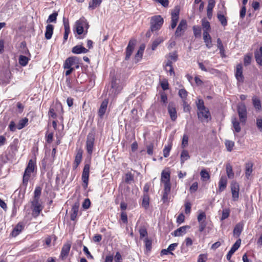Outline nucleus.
<instances>
[{"instance_id":"f257e3e1","label":"nucleus","mask_w":262,"mask_h":262,"mask_svg":"<svg viewBox=\"0 0 262 262\" xmlns=\"http://www.w3.org/2000/svg\"><path fill=\"white\" fill-rule=\"evenodd\" d=\"M35 167V162L32 159L30 160L23 176V185L25 187H27L31 174L33 172Z\"/></svg>"},{"instance_id":"f03ea898","label":"nucleus","mask_w":262,"mask_h":262,"mask_svg":"<svg viewBox=\"0 0 262 262\" xmlns=\"http://www.w3.org/2000/svg\"><path fill=\"white\" fill-rule=\"evenodd\" d=\"M89 27V25L87 20L82 17L75 22L73 30L74 32L76 31V33L87 32Z\"/></svg>"},{"instance_id":"7ed1b4c3","label":"nucleus","mask_w":262,"mask_h":262,"mask_svg":"<svg viewBox=\"0 0 262 262\" xmlns=\"http://www.w3.org/2000/svg\"><path fill=\"white\" fill-rule=\"evenodd\" d=\"M164 23L163 18L160 15H155L151 18L150 30L152 32L159 31Z\"/></svg>"},{"instance_id":"20e7f679","label":"nucleus","mask_w":262,"mask_h":262,"mask_svg":"<svg viewBox=\"0 0 262 262\" xmlns=\"http://www.w3.org/2000/svg\"><path fill=\"white\" fill-rule=\"evenodd\" d=\"M122 89V85L120 83V80L116 78L113 79L111 83V88L110 89V93L113 96L117 95L119 93Z\"/></svg>"},{"instance_id":"39448f33","label":"nucleus","mask_w":262,"mask_h":262,"mask_svg":"<svg viewBox=\"0 0 262 262\" xmlns=\"http://www.w3.org/2000/svg\"><path fill=\"white\" fill-rule=\"evenodd\" d=\"M90 164L86 163L84 165L81 179L83 182V187L86 189L88 186L89 180V173H90Z\"/></svg>"},{"instance_id":"423d86ee","label":"nucleus","mask_w":262,"mask_h":262,"mask_svg":"<svg viewBox=\"0 0 262 262\" xmlns=\"http://www.w3.org/2000/svg\"><path fill=\"white\" fill-rule=\"evenodd\" d=\"M197 115L199 119L201 121L208 122L211 119L210 113L207 107L198 110Z\"/></svg>"},{"instance_id":"0eeeda50","label":"nucleus","mask_w":262,"mask_h":262,"mask_svg":"<svg viewBox=\"0 0 262 262\" xmlns=\"http://www.w3.org/2000/svg\"><path fill=\"white\" fill-rule=\"evenodd\" d=\"M32 215L34 217L39 215L43 209L40 200H33L31 202Z\"/></svg>"},{"instance_id":"6e6552de","label":"nucleus","mask_w":262,"mask_h":262,"mask_svg":"<svg viewBox=\"0 0 262 262\" xmlns=\"http://www.w3.org/2000/svg\"><path fill=\"white\" fill-rule=\"evenodd\" d=\"M95 137L93 134H88L86 141V149L89 155L92 154L94 146Z\"/></svg>"},{"instance_id":"1a4fd4ad","label":"nucleus","mask_w":262,"mask_h":262,"mask_svg":"<svg viewBox=\"0 0 262 262\" xmlns=\"http://www.w3.org/2000/svg\"><path fill=\"white\" fill-rule=\"evenodd\" d=\"M230 187L232 200L234 202H236L238 200L239 198V185L237 182L233 181L231 183Z\"/></svg>"},{"instance_id":"9d476101","label":"nucleus","mask_w":262,"mask_h":262,"mask_svg":"<svg viewBox=\"0 0 262 262\" xmlns=\"http://www.w3.org/2000/svg\"><path fill=\"white\" fill-rule=\"evenodd\" d=\"M180 9L178 8H175L172 11L171 15V23L170 28L173 29L177 26L179 18Z\"/></svg>"},{"instance_id":"9b49d317","label":"nucleus","mask_w":262,"mask_h":262,"mask_svg":"<svg viewBox=\"0 0 262 262\" xmlns=\"http://www.w3.org/2000/svg\"><path fill=\"white\" fill-rule=\"evenodd\" d=\"M237 112L239 117L240 121L245 123L247 120V110L244 104L239 105L237 107Z\"/></svg>"},{"instance_id":"f8f14e48","label":"nucleus","mask_w":262,"mask_h":262,"mask_svg":"<svg viewBox=\"0 0 262 262\" xmlns=\"http://www.w3.org/2000/svg\"><path fill=\"white\" fill-rule=\"evenodd\" d=\"M136 40L134 39H132L129 41L128 46L126 49V55L125 58L126 60H128L129 59L136 45Z\"/></svg>"},{"instance_id":"ddd939ff","label":"nucleus","mask_w":262,"mask_h":262,"mask_svg":"<svg viewBox=\"0 0 262 262\" xmlns=\"http://www.w3.org/2000/svg\"><path fill=\"white\" fill-rule=\"evenodd\" d=\"M235 76L238 83H242L244 82V77L243 74V66L241 63L236 66Z\"/></svg>"},{"instance_id":"4468645a","label":"nucleus","mask_w":262,"mask_h":262,"mask_svg":"<svg viewBox=\"0 0 262 262\" xmlns=\"http://www.w3.org/2000/svg\"><path fill=\"white\" fill-rule=\"evenodd\" d=\"M78 59L77 57L75 56L70 57L66 60L63 64V67L64 69L72 68V67L73 66L78 63Z\"/></svg>"},{"instance_id":"2eb2a0df","label":"nucleus","mask_w":262,"mask_h":262,"mask_svg":"<svg viewBox=\"0 0 262 262\" xmlns=\"http://www.w3.org/2000/svg\"><path fill=\"white\" fill-rule=\"evenodd\" d=\"M25 224L24 222H19L13 229L11 235L13 237L17 236L24 229Z\"/></svg>"},{"instance_id":"dca6fc26","label":"nucleus","mask_w":262,"mask_h":262,"mask_svg":"<svg viewBox=\"0 0 262 262\" xmlns=\"http://www.w3.org/2000/svg\"><path fill=\"white\" fill-rule=\"evenodd\" d=\"M108 103V100L107 99H105L101 104L100 108L98 111V115L100 118H102L105 114Z\"/></svg>"},{"instance_id":"f3484780","label":"nucleus","mask_w":262,"mask_h":262,"mask_svg":"<svg viewBox=\"0 0 262 262\" xmlns=\"http://www.w3.org/2000/svg\"><path fill=\"white\" fill-rule=\"evenodd\" d=\"M70 249V244L67 243L63 246L60 255V257L62 259H65V258L68 256L69 253Z\"/></svg>"},{"instance_id":"a211bd4d","label":"nucleus","mask_w":262,"mask_h":262,"mask_svg":"<svg viewBox=\"0 0 262 262\" xmlns=\"http://www.w3.org/2000/svg\"><path fill=\"white\" fill-rule=\"evenodd\" d=\"M227 184V180L225 176H222L220 179L219 182V192H221L224 191L226 187Z\"/></svg>"},{"instance_id":"6ab92c4d","label":"nucleus","mask_w":262,"mask_h":262,"mask_svg":"<svg viewBox=\"0 0 262 262\" xmlns=\"http://www.w3.org/2000/svg\"><path fill=\"white\" fill-rule=\"evenodd\" d=\"M168 112L172 121H175L177 118V114L175 107L172 104H169L168 106Z\"/></svg>"},{"instance_id":"aec40b11","label":"nucleus","mask_w":262,"mask_h":262,"mask_svg":"<svg viewBox=\"0 0 262 262\" xmlns=\"http://www.w3.org/2000/svg\"><path fill=\"white\" fill-rule=\"evenodd\" d=\"M82 158V151L81 150H79L75 156V160L74 162V166L73 168L74 169H76L80 163Z\"/></svg>"},{"instance_id":"412c9836","label":"nucleus","mask_w":262,"mask_h":262,"mask_svg":"<svg viewBox=\"0 0 262 262\" xmlns=\"http://www.w3.org/2000/svg\"><path fill=\"white\" fill-rule=\"evenodd\" d=\"M187 27V21L185 19H182L180 21L175 33L184 32Z\"/></svg>"},{"instance_id":"4be33fe9","label":"nucleus","mask_w":262,"mask_h":262,"mask_svg":"<svg viewBox=\"0 0 262 262\" xmlns=\"http://www.w3.org/2000/svg\"><path fill=\"white\" fill-rule=\"evenodd\" d=\"M72 51L74 54H81L87 53L88 50L82 46L77 45L72 48Z\"/></svg>"},{"instance_id":"5701e85b","label":"nucleus","mask_w":262,"mask_h":262,"mask_svg":"<svg viewBox=\"0 0 262 262\" xmlns=\"http://www.w3.org/2000/svg\"><path fill=\"white\" fill-rule=\"evenodd\" d=\"M170 171L168 170H163L161 173V182H170Z\"/></svg>"},{"instance_id":"b1692460","label":"nucleus","mask_w":262,"mask_h":262,"mask_svg":"<svg viewBox=\"0 0 262 262\" xmlns=\"http://www.w3.org/2000/svg\"><path fill=\"white\" fill-rule=\"evenodd\" d=\"M79 205L75 204L72 208L70 219L72 221H75L78 212Z\"/></svg>"},{"instance_id":"393cba45","label":"nucleus","mask_w":262,"mask_h":262,"mask_svg":"<svg viewBox=\"0 0 262 262\" xmlns=\"http://www.w3.org/2000/svg\"><path fill=\"white\" fill-rule=\"evenodd\" d=\"M254 54L256 62L262 66V47H260L258 50H256Z\"/></svg>"},{"instance_id":"a878e982","label":"nucleus","mask_w":262,"mask_h":262,"mask_svg":"<svg viewBox=\"0 0 262 262\" xmlns=\"http://www.w3.org/2000/svg\"><path fill=\"white\" fill-rule=\"evenodd\" d=\"M244 224L243 223H239L236 225L233 230V234L235 236L238 237L243 230Z\"/></svg>"},{"instance_id":"bb28decb","label":"nucleus","mask_w":262,"mask_h":262,"mask_svg":"<svg viewBox=\"0 0 262 262\" xmlns=\"http://www.w3.org/2000/svg\"><path fill=\"white\" fill-rule=\"evenodd\" d=\"M188 226H182L178 228L174 231L173 235L175 236H180L185 234L186 232V229L188 228Z\"/></svg>"},{"instance_id":"cd10ccee","label":"nucleus","mask_w":262,"mask_h":262,"mask_svg":"<svg viewBox=\"0 0 262 262\" xmlns=\"http://www.w3.org/2000/svg\"><path fill=\"white\" fill-rule=\"evenodd\" d=\"M203 39L208 48H210L212 47L211 37L209 34H204Z\"/></svg>"},{"instance_id":"c85d7f7f","label":"nucleus","mask_w":262,"mask_h":262,"mask_svg":"<svg viewBox=\"0 0 262 262\" xmlns=\"http://www.w3.org/2000/svg\"><path fill=\"white\" fill-rule=\"evenodd\" d=\"M201 21L202 26L203 29V33H208L210 29V23L205 18L202 19Z\"/></svg>"},{"instance_id":"c756f323","label":"nucleus","mask_w":262,"mask_h":262,"mask_svg":"<svg viewBox=\"0 0 262 262\" xmlns=\"http://www.w3.org/2000/svg\"><path fill=\"white\" fill-rule=\"evenodd\" d=\"M232 123L235 132L239 133L241 131L239 123L236 117L232 118Z\"/></svg>"},{"instance_id":"7c9ffc66","label":"nucleus","mask_w":262,"mask_h":262,"mask_svg":"<svg viewBox=\"0 0 262 262\" xmlns=\"http://www.w3.org/2000/svg\"><path fill=\"white\" fill-rule=\"evenodd\" d=\"M102 1V0H92V2L89 3V8L91 10L95 9L101 4Z\"/></svg>"},{"instance_id":"2f4dec72","label":"nucleus","mask_w":262,"mask_h":262,"mask_svg":"<svg viewBox=\"0 0 262 262\" xmlns=\"http://www.w3.org/2000/svg\"><path fill=\"white\" fill-rule=\"evenodd\" d=\"M28 119L27 118H24L19 121L17 125V128L18 129H21L25 127L28 124Z\"/></svg>"},{"instance_id":"473e14b6","label":"nucleus","mask_w":262,"mask_h":262,"mask_svg":"<svg viewBox=\"0 0 262 262\" xmlns=\"http://www.w3.org/2000/svg\"><path fill=\"white\" fill-rule=\"evenodd\" d=\"M190 158L189 153L187 150H182L181 154V164H183L184 162Z\"/></svg>"},{"instance_id":"72a5a7b5","label":"nucleus","mask_w":262,"mask_h":262,"mask_svg":"<svg viewBox=\"0 0 262 262\" xmlns=\"http://www.w3.org/2000/svg\"><path fill=\"white\" fill-rule=\"evenodd\" d=\"M226 173L229 179H232L234 177V174L232 170V167L230 164L228 163L226 164Z\"/></svg>"},{"instance_id":"f704fd0d","label":"nucleus","mask_w":262,"mask_h":262,"mask_svg":"<svg viewBox=\"0 0 262 262\" xmlns=\"http://www.w3.org/2000/svg\"><path fill=\"white\" fill-rule=\"evenodd\" d=\"M149 198L148 194H144L142 199V205L145 209H147L149 206Z\"/></svg>"},{"instance_id":"c9c22d12","label":"nucleus","mask_w":262,"mask_h":262,"mask_svg":"<svg viewBox=\"0 0 262 262\" xmlns=\"http://www.w3.org/2000/svg\"><path fill=\"white\" fill-rule=\"evenodd\" d=\"M200 175L201 180L203 181H206L210 179V175L205 169H203L201 171Z\"/></svg>"},{"instance_id":"e433bc0d","label":"nucleus","mask_w":262,"mask_h":262,"mask_svg":"<svg viewBox=\"0 0 262 262\" xmlns=\"http://www.w3.org/2000/svg\"><path fill=\"white\" fill-rule=\"evenodd\" d=\"M253 105L255 109L260 110L261 109V102L260 100L256 97L252 98Z\"/></svg>"},{"instance_id":"4c0bfd02","label":"nucleus","mask_w":262,"mask_h":262,"mask_svg":"<svg viewBox=\"0 0 262 262\" xmlns=\"http://www.w3.org/2000/svg\"><path fill=\"white\" fill-rule=\"evenodd\" d=\"M253 165L251 163H248L246 164L245 174L247 178H249L252 171Z\"/></svg>"},{"instance_id":"58836bf2","label":"nucleus","mask_w":262,"mask_h":262,"mask_svg":"<svg viewBox=\"0 0 262 262\" xmlns=\"http://www.w3.org/2000/svg\"><path fill=\"white\" fill-rule=\"evenodd\" d=\"M18 60L19 64L21 66L25 67L28 64L29 58L24 55H20Z\"/></svg>"},{"instance_id":"ea45409f","label":"nucleus","mask_w":262,"mask_h":262,"mask_svg":"<svg viewBox=\"0 0 262 262\" xmlns=\"http://www.w3.org/2000/svg\"><path fill=\"white\" fill-rule=\"evenodd\" d=\"M41 192V188L40 187H36L34 192L33 200H40V196Z\"/></svg>"},{"instance_id":"a19ab883","label":"nucleus","mask_w":262,"mask_h":262,"mask_svg":"<svg viewBox=\"0 0 262 262\" xmlns=\"http://www.w3.org/2000/svg\"><path fill=\"white\" fill-rule=\"evenodd\" d=\"M217 18L223 26H225L227 24V21L226 17L222 14L218 13Z\"/></svg>"},{"instance_id":"79ce46f5","label":"nucleus","mask_w":262,"mask_h":262,"mask_svg":"<svg viewBox=\"0 0 262 262\" xmlns=\"http://www.w3.org/2000/svg\"><path fill=\"white\" fill-rule=\"evenodd\" d=\"M58 13L57 12H54L50 14L47 19L48 23H53L55 22L57 19Z\"/></svg>"},{"instance_id":"37998d69","label":"nucleus","mask_w":262,"mask_h":262,"mask_svg":"<svg viewBox=\"0 0 262 262\" xmlns=\"http://www.w3.org/2000/svg\"><path fill=\"white\" fill-rule=\"evenodd\" d=\"M189 137L187 135L184 134L183 136L181 147L183 148H185L188 146V144Z\"/></svg>"},{"instance_id":"c03bdc74","label":"nucleus","mask_w":262,"mask_h":262,"mask_svg":"<svg viewBox=\"0 0 262 262\" xmlns=\"http://www.w3.org/2000/svg\"><path fill=\"white\" fill-rule=\"evenodd\" d=\"M241 243V239H237L230 249V251L234 253L240 247Z\"/></svg>"},{"instance_id":"a18cd8bd","label":"nucleus","mask_w":262,"mask_h":262,"mask_svg":"<svg viewBox=\"0 0 262 262\" xmlns=\"http://www.w3.org/2000/svg\"><path fill=\"white\" fill-rule=\"evenodd\" d=\"M187 92L184 89H181L179 91V95L182 100H186L187 96Z\"/></svg>"},{"instance_id":"49530a36","label":"nucleus","mask_w":262,"mask_h":262,"mask_svg":"<svg viewBox=\"0 0 262 262\" xmlns=\"http://www.w3.org/2000/svg\"><path fill=\"white\" fill-rule=\"evenodd\" d=\"M252 59V55L247 54L245 56L244 58V64L245 66H248L251 63Z\"/></svg>"},{"instance_id":"de8ad7c7","label":"nucleus","mask_w":262,"mask_h":262,"mask_svg":"<svg viewBox=\"0 0 262 262\" xmlns=\"http://www.w3.org/2000/svg\"><path fill=\"white\" fill-rule=\"evenodd\" d=\"M163 41V39L161 38H157L156 39H155L152 44V47H151L152 50H155L156 49V48L157 47V46L160 43H161Z\"/></svg>"},{"instance_id":"09e8293b","label":"nucleus","mask_w":262,"mask_h":262,"mask_svg":"<svg viewBox=\"0 0 262 262\" xmlns=\"http://www.w3.org/2000/svg\"><path fill=\"white\" fill-rule=\"evenodd\" d=\"M171 145L165 146L163 149V156L165 158L167 157L169 155L170 151L171 150Z\"/></svg>"},{"instance_id":"8fccbe9b","label":"nucleus","mask_w":262,"mask_h":262,"mask_svg":"<svg viewBox=\"0 0 262 262\" xmlns=\"http://www.w3.org/2000/svg\"><path fill=\"white\" fill-rule=\"evenodd\" d=\"M225 145L228 151H231L234 147V143L231 141H226Z\"/></svg>"},{"instance_id":"3c124183","label":"nucleus","mask_w":262,"mask_h":262,"mask_svg":"<svg viewBox=\"0 0 262 262\" xmlns=\"http://www.w3.org/2000/svg\"><path fill=\"white\" fill-rule=\"evenodd\" d=\"M196 107L198 110H202V108H206L204 105V103L203 100L198 99V100L196 102Z\"/></svg>"},{"instance_id":"603ef678","label":"nucleus","mask_w":262,"mask_h":262,"mask_svg":"<svg viewBox=\"0 0 262 262\" xmlns=\"http://www.w3.org/2000/svg\"><path fill=\"white\" fill-rule=\"evenodd\" d=\"M215 5V0H208V6L207 10L213 11V9Z\"/></svg>"},{"instance_id":"864d4df0","label":"nucleus","mask_w":262,"mask_h":262,"mask_svg":"<svg viewBox=\"0 0 262 262\" xmlns=\"http://www.w3.org/2000/svg\"><path fill=\"white\" fill-rule=\"evenodd\" d=\"M144 242L145 244V247L147 250L150 251L151 249V241L149 239L147 238H145L144 239Z\"/></svg>"},{"instance_id":"5fc2aeb1","label":"nucleus","mask_w":262,"mask_h":262,"mask_svg":"<svg viewBox=\"0 0 262 262\" xmlns=\"http://www.w3.org/2000/svg\"><path fill=\"white\" fill-rule=\"evenodd\" d=\"M143 51H140L139 50H138L137 53L136 54L135 57V59L136 62H138L141 59L142 56H143Z\"/></svg>"},{"instance_id":"6e6d98bb","label":"nucleus","mask_w":262,"mask_h":262,"mask_svg":"<svg viewBox=\"0 0 262 262\" xmlns=\"http://www.w3.org/2000/svg\"><path fill=\"white\" fill-rule=\"evenodd\" d=\"M140 238H142L147 236V232L145 228H141L139 230Z\"/></svg>"},{"instance_id":"4d7b16f0","label":"nucleus","mask_w":262,"mask_h":262,"mask_svg":"<svg viewBox=\"0 0 262 262\" xmlns=\"http://www.w3.org/2000/svg\"><path fill=\"white\" fill-rule=\"evenodd\" d=\"M230 214V211L228 209L223 210L222 212V215L221 216V220H224L228 217Z\"/></svg>"},{"instance_id":"13d9d810","label":"nucleus","mask_w":262,"mask_h":262,"mask_svg":"<svg viewBox=\"0 0 262 262\" xmlns=\"http://www.w3.org/2000/svg\"><path fill=\"white\" fill-rule=\"evenodd\" d=\"M121 220L123 223H124V224L127 223V222H128L127 215L125 212L122 211L121 213Z\"/></svg>"},{"instance_id":"bf43d9fd","label":"nucleus","mask_w":262,"mask_h":262,"mask_svg":"<svg viewBox=\"0 0 262 262\" xmlns=\"http://www.w3.org/2000/svg\"><path fill=\"white\" fill-rule=\"evenodd\" d=\"M164 185V192L169 193L170 191L171 186L170 182L163 183Z\"/></svg>"},{"instance_id":"052dcab7","label":"nucleus","mask_w":262,"mask_h":262,"mask_svg":"<svg viewBox=\"0 0 262 262\" xmlns=\"http://www.w3.org/2000/svg\"><path fill=\"white\" fill-rule=\"evenodd\" d=\"M206 220V214L204 212H202L200 213L198 216V220L199 223H201V222L205 221Z\"/></svg>"},{"instance_id":"680f3d73","label":"nucleus","mask_w":262,"mask_h":262,"mask_svg":"<svg viewBox=\"0 0 262 262\" xmlns=\"http://www.w3.org/2000/svg\"><path fill=\"white\" fill-rule=\"evenodd\" d=\"M9 128L11 132H15L17 128V125L13 121H11L9 125Z\"/></svg>"},{"instance_id":"e2e57ef3","label":"nucleus","mask_w":262,"mask_h":262,"mask_svg":"<svg viewBox=\"0 0 262 262\" xmlns=\"http://www.w3.org/2000/svg\"><path fill=\"white\" fill-rule=\"evenodd\" d=\"M91 202L89 199H86L84 200L83 204L82 207L85 209H88L90 207Z\"/></svg>"},{"instance_id":"0e129e2a","label":"nucleus","mask_w":262,"mask_h":262,"mask_svg":"<svg viewBox=\"0 0 262 262\" xmlns=\"http://www.w3.org/2000/svg\"><path fill=\"white\" fill-rule=\"evenodd\" d=\"M161 86L164 91L169 89V84L167 80H163L161 82Z\"/></svg>"},{"instance_id":"69168bd1","label":"nucleus","mask_w":262,"mask_h":262,"mask_svg":"<svg viewBox=\"0 0 262 262\" xmlns=\"http://www.w3.org/2000/svg\"><path fill=\"white\" fill-rule=\"evenodd\" d=\"M198 188V184L197 182H194L190 187V191L191 193L195 192Z\"/></svg>"},{"instance_id":"338daca9","label":"nucleus","mask_w":262,"mask_h":262,"mask_svg":"<svg viewBox=\"0 0 262 262\" xmlns=\"http://www.w3.org/2000/svg\"><path fill=\"white\" fill-rule=\"evenodd\" d=\"M122 260V257L121 254L119 252H117L114 256L115 262H121Z\"/></svg>"},{"instance_id":"774afa93","label":"nucleus","mask_w":262,"mask_h":262,"mask_svg":"<svg viewBox=\"0 0 262 262\" xmlns=\"http://www.w3.org/2000/svg\"><path fill=\"white\" fill-rule=\"evenodd\" d=\"M207 260V255L204 254H200L198 259V262H206Z\"/></svg>"}]
</instances>
